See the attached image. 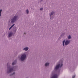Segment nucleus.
<instances>
[{
  "label": "nucleus",
  "instance_id": "nucleus-1",
  "mask_svg": "<svg viewBox=\"0 0 78 78\" xmlns=\"http://www.w3.org/2000/svg\"><path fill=\"white\" fill-rule=\"evenodd\" d=\"M11 64L10 62H9L7 64V68L6 71L7 74H9V73H12L13 71L16 69V67H17V66L11 67Z\"/></svg>",
  "mask_w": 78,
  "mask_h": 78
},
{
  "label": "nucleus",
  "instance_id": "nucleus-2",
  "mask_svg": "<svg viewBox=\"0 0 78 78\" xmlns=\"http://www.w3.org/2000/svg\"><path fill=\"white\" fill-rule=\"evenodd\" d=\"M63 66V61L61 60L54 67V70L56 72V73H59L60 70H58L59 67L61 68Z\"/></svg>",
  "mask_w": 78,
  "mask_h": 78
},
{
  "label": "nucleus",
  "instance_id": "nucleus-3",
  "mask_svg": "<svg viewBox=\"0 0 78 78\" xmlns=\"http://www.w3.org/2000/svg\"><path fill=\"white\" fill-rule=\"evenodd\" d=\"M27 52H24L21 54L20 59L21 61H25L26 58H27Z\"/></svg>",
  "mask_w": 78,
  "mask_h": 78
},
{
  "label": "nucleus",
  "instance_id": "nucleus-4",
  "mask_svg": "<svg viewBox=\"0 0 78 78\" xmlns=\"http://www.w3.org/2000/svg\"><path fill=\"white\" fill-rule=\"evenodd\" d=\"M19 19V16L17 15H15L11 20V23H14L17 21Z\"/></svg>",
  "mask_w": 78,
  "mask_h": 78
},
{
  "label": "nucleus",
  "instance_id": "nucleus-5",
  "mask_svg": "<svg viewBox=\"0 0 78 78\" xmlns=\"http://www.w3.org/2000/svg\"><path fill=\"white\" fill-rule=\"evenodd\" d=\"M70 43V40H66V41L65 40H64L62 41L63 46V47H64L65 45L67 46V45H68Z\"/></svg>",
  "mask_w": 78,
  "mask_h": 78
},
{
  "label": "nucleus",
  "instance_id": "nucleus-6",
  "mask_svg": "<svg viewBox=\"0 0 78 78\" xmlns=\"http://www.w3.org/2000/svg\"><path fill=\"white\" fill-rule=\"evenodd\" d=\"M54 14H55V12L53 11H52L49 13V15L50 20H53L54 18Z\"/></svg>",
  "mask_w": 78,
  "mask_h": 78
},
{
  "label": "nucleus",
  "instance_id": "nucleus-7",
  "mask_svg": "<svg viewBox=\"0 0 78 78\" xmlns=\"http://www.w3.org/2000/svg\"><path fill=\"white\" fill-rule=\"evenodd\" d=\"M58 75L56 74H54L51 78H58Z\"/></svg>",
  "mask_w": 78,
  "mask_h": 78
},
{
  "label": "nucleus",
  "instance_id": "nucleus-8",
  "mask_svg": "<svg viewBox=\"0 0 78 78\" xmlns=\"http://www.w3.org/2000/svg\"><path fill=\"white\" fill-rule=\"evenodd\" d=\"M49 65H50V62H46V63H45L44 64V66L46 67H48Z\"/></svg>",
  "mask_w": 78,
  "mask_h": 78
},
{
  "label": "nucleus",
  "instance_id": "nucleus-9",
  "mask_svg": "<svg viewBox=\"0 0 78 78\" xmlns=\"http://www.w3.org/2000/svg\"><path fill=\"white\" fill-rule=\"evenodd\" d=\"M13 34V33L12 32H10L8 34V37H11L12 36Z\"/></svg>",
  "mask_w": 78,
  "mask_h": 78
},
{
  "label": "nucleus",
  "instance_id": "nucleus-10",
  "mask_svg": "<svg viewBox=\"0 0 78 78\" xmlns=\"http://www.w3.org/2000/svg\"><path fill=\"white\" fill-rule=\"evenodd\" d=\"M29 50V48L28 47H26L24 48L23 49V50H24V51H27L28 50Z\"/></svg>",
  "mask_w": 78,
  "mask_h": 78
},
{
  "label": "nucleus",
  "instance_id": "nucleus-11",
  "mask_svg": "<svg viewBox=\"0 0 78 78\" xmlns=\"http://www.w3.org/2000/svg\"><path fill=\"white\" fill-rule=\"evenodd\" d=\"M16 63H17V61H14L12 63V65L13 66H14V65L16 64Z\"/></svg>",
  "mask_w": 78,
  "mask_h": 78
},
{
  "label": "nucleus",
  "instance_id": "nucleus-12",
  "mask_svg": "<svg viewBox=\"0 0 78 78\" xmlns=\"http://www.w3.org/2000/svg\"><path fill=\"white\" fill-rule=\"evenodd\" d=\"M15 74H16V73H15V72H14L13 73L10 74L9 75L10 76H11L12 75H15Z\"/></svg>",
  "mask_w": 78,
  "mask_h": 78
},
{
  "label": "nucleus",
  "instance_id": "nucleus-13",
  "mask_svg": "<svg viewBox=\"0 0 78 78\" xmlns=\"http://www.w3.org/2000/svg\"><path fill=\"white\" fill-rule=\"evenodd\" d=\"M15 25V24H13V25H12L10 27V28L9 29V30H11V29L12 28V27H14V26Z\"/></svg>",
  "mask_w": 78,
  "mask_h": 78
},
{
  "label": "nucleus",
  "instance_id": "nucleus-14",
  "mask_svg": "<svg viewBox=\"0 0 78 78\" xmlns=\"http://www.w3.org/2000/svg\"><path fill=\"white\" fill-rule=\"evenodd\" d=\"M26 12L27 14H28L29 13V10H28V9H27L26 10Z\"/></svg>",
  "mask_w": 78,
  "mask_h": 78
},
{
  "label": "nucleus",
  "instance_id": "nucleus-15",
  "mask_svg": "<svg viewBox=\"0 0 78 78\" xmlns=\"http://www.w3.org/2000/svg\"><path fill=\"white\" fill-rule=\"evenodd\" d=\"M68 39H71V35H69L68 36Z\"/></svg>",
  "mask_w": 78,
  "mask_h": 78
},
{
  "label": "nucleus",
  "instance_id": "nucleus-16",
  "mask_svg": "<svg viewBox=\"0 0 78 78\" xmlns=\"http://www.w3.org/2000/svg\"><path fill=\"white\" fill-rule=\"evenodd\" d=\"M14 29H15L14 31L16 32V31H17V27H14Z\"/></svg>",
  "mask_w": 78,
  "mask_h": 78
},
{
  "label": "nucleus",
  "instance_id": "nucleus-17",
  "mask_svg": "<svg viewBox=\"0 0 78 78\" xmlns=\"http://www.w3.org/2000/svg\"><path fill=\"white\" fill-rule=\"evenodd\" d=\"M2 9H1L0 10V17H1V13L2 12Z\"/></svg>",
  "mask_w": 78,
  "mask_h": 78
},
{
  "label": "nucleus",
  "instance_id": "nucleus-18",
  "mask_svg": "<svg viewBox=\"0 0 78 78\" xmlns=\"http://www.w3.org/2000/svg\"><path fill=\"white\" fill-rule=\"evenodd\" d=\"M40 11H42V10H43V8H41L40 9Z\"/></svg>",
  "mask_w": 78,
  "mask_h": 78
},
{
  "label": "nucleus",
  "instance_id": "nucleus-19",
  "mask_svg": "<svg viewBox=\"0 0 78 78\" xmlns=\"http://www.w3.org/2000/svg\"><path fill=\"white\" fill-rule=\"evenodd\" d=\"M75 77V75H74L72 76V78H74Z\"/></svg>",
  "mask_w": 78,
  "mask_h": 78
},
{
  "label": "nucleus",
  "instance_id": "nucleus-20",
  "mask_svg": "<svg viewBox=\"0 0 78 78\" xmlns=\"http://www.w3.org/2000/svg\"><path fill=\"white\" fill-rule=\"evenodd\" d=\"M43 0H40V2H42L43 1Z\"/></svg>",
  "mask_w": 78,
  "mask_h": 78
},
{
  "label": "nucleus",
  "instance_id": "nucleus-21",
  "mask_svg": "<svg viewBox=\"0 0 78 78\" xmlns=\"http://www.w3.org/2000/svg\"><path fill=\"white\" fill-rule=\"evenodd\" d=\"M54 71H53L52 72V74H53V73H54Z\"/></svg>",
  "mask_w": 78,
  "mask_h": 78
},
{
  "label": "nucleus",
  "instance_id": "nucleus-22",
  "mask_svg": "<svg viewBox=\"0 0 78 78\" xmlns=\"http://www.w3.org/2000/svg\"><path fill=\"white\" fill-rule=\"evenodd\" d=\"M24 34H26V33H24Z\"/></svg>",
  "mask_w": 78,
  "mask_h": 78
},
{
  "label": "nucleus",
  "instance_id": "nucleus-23",
  "mask_svg": "<svg viewBox=\"0 0 78 78\" xmlns=\"http://www.w3.org/2000/svg\"><path fill=\"white\" fill-rule=\"evenodd\" d=\"M46 0V1H47V0Z\"/></svg>",
  "mask_w": 78,
  "mask_h": 78
},
{
  "label": "nucleus",
  "instance_id": "nucleus-24",
  "mask_svg": "<svg viewBox=\"0 0 78 78\" xmlns=\"http://www.w3.org/2000/svg\"><path fill=\"white\" fill-rule=\"evenodd\" d=\"M18 13H19V12H18Z\"/></svg>",
  "mask_w": 78,
  "mask_h": 78
},
{
  "label": "nucleus",
  "instance_id": "nucleus-25",
  "mask_svg": "<svg viewBox=\"0 0 78 78\" xmlns=\"http://www.w3.org/2000/svg\"><path fill=\"white\" fill-rule=\"evenodd\" d=\"M14 78H15V77H14Z\"/></svg>",
  "mask_w": 78,
  "mask_h": 78
}]
</instances>
